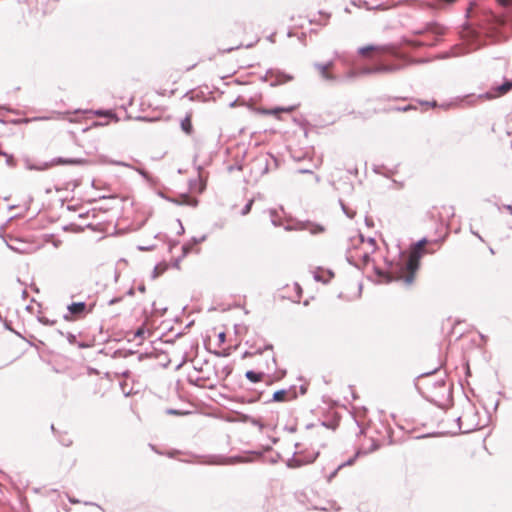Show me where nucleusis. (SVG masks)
<instances>
[{"label":"nucleus","mask_w":512,"mask_h":512,"mask_svg":"<svg viewBox=\"0 0 512 512\" xmlns=\"http://www.w3.org/2000/svg\"><path fill=\"white\" fill-rule=\"evenodd\" d=\"M444 32L443 27L438 24L430 23L427 24L424 30L416 31V35H422L425 38L422 40H408L407 43L411 46H433L437 41L438 37Z\"/></svg>","instance_id":"3"},{"label":"nucleus","mask_w":512,"mask_h":512,"mask_svg":"<svg viewBox=\"0 0 512 512\" xmlns=\"http://www.w3.org/2000/svg\"><path fill=\"white\" fill-rule=\"evenodd\" d=\"M41 321H42L43 323H45V324H50V325L54 324V321H51V322H50L49 320L44 319V318H43V319H41Z\"/></svg>","instance_id":"30"},{"label":"nucleus","mask_w":512,"mask_h":512,"mask_svg":"<svg viewBox=\"0 0 512 512\" xmlns=\"http://www.w3.org/2000/svg\"><path fill=\"white\" fill-rule=\"evenodd\" d=\"M489 251H490V253H491V254H494V253H495V252H494V250H493V248H489Z\"/></svg>","instance_id":"39"},{"label":"nucleus","mask_w":512,"mask_h":512,"mask_svg":"<svg viewBox=\"0 0 512 512\" xmlns=\"http://www.w3.org/2000/svg\"><path fill=\"white\" fill-rule=\"evenodd\" d=\"M356 456H357V455H355L354 457H352V458L348 459L346 462H344V463L340 464V465L338 466V469H342V468H343V467H345V466H350V465H352V464L354 463L355 459H356Z\"/></svg>","instance_id":"21"},{"label":"nucleus","mask_w":512,"mask_h":512,"mask_svg":"<svg viewBox=\"0 0 512 512\" xmlns=\"http://www.w3.org/2000/svg\"><path fill=\"white\" fill-rule=\"evenodd\" d=\"M67 309L70 315L79 317L86 313L87 306L85 302H75L68 305Z\"/></svg>","instance_id":"10"},{"label":"nucleus","mask_w":512,"mask_h":512,"mask_svg":"<svg viewBox=\"0 0 512 512\" xmlns=\"http://www.w3.org/2000/svg\"><path fill=\"white\" fill-rule=\"evenodd\" d=\"M95 114L98 116H113V113L111 111H103V110H98L95 112Z\"/></svg>","instance_id":"22"},{"label":"nucleus","mask_w":512,"mask_h":512,"mask_svg":"<svg viewBox=\"0 0 512 512\" xmlns=\"http://www.w3.org/2000/svg\"><path fill=\"white\" fill-rule=\"evenodd\" d=\"M219 340H220L221 342H223V341L225 340V334H224V333H220V334H219Z\"/></svg>","instance_id":"31"},{"label":"nucleus","mask_w":512,"mask_h":512,"mask_svg":"<svg viewBox=\"0 0 512 512\" xmlns=\"http://www.w3.org/2000/svg\"><path fill=\"white\" fill-rule=\"evenodd\" d=\"M339 470H340V469H338V467H337V468H336V469H335L331 474H329V475L327 476V481H328V482H331V481H332V479L337 475V473H338V471H339Z\"/></svg>","instance_id":"24"},{"label":"nucleus","mask_w":512,"mask_h":512,"mask_svg":"<svg viewBox=\"0 0 512 512\" xmlns=\"http://www.w3.org/2000/svg\"><path fill=\"white\" fill-rule=\"evenodd\" d=\"M140 174L146 177V172L139 170Z\"/></svg>","instance_id":"37"},{"label":"nucleus","mask_w":512,"mask_h":512,"mask_svg":"<svg viewBox=\"0 0 512 512\" xmlns=\"http://www.w3.org/2000/svg\"><path fill=\"white\" fill-rule=\"evenodd\" d=\"M286 395H287V391L286 390H278L276 392H274L273 394V400L274 401H284L285 398H286Z\"/></svg>","instance_id":"15"},{"label":"nucleus","mask_w":512,"mask_h":512,"mask_svg":"<svg viewBox=\"0 0 512 512\" xmlns=\"http://www.w3.org/2000/svg\"><path fill=\"white\" fill-rule=\"evenodd\" d=\"M114 164H116V165H120V166H126V167H128V166H129L128 164H126V163H124V162H114Z\"/></svg>","instance_id":"32"},{"label":"nucleus","mask_w":512,"mask_h":512,"mask_svg":"<svg viewBox=\"0 0 512 512\" xmlns=\"http://www.w3.org/2000/svg\"><path fill=\"white\" fill-rule=\"evenodd\" d=\"M183 250L185 254L188 252V248L186 246H183Z\"/></svg>","instance_id":"38"},{"label":"nucleus","mask_w":512,"mask_h":512,"mask_svg":"<svg viewBox=\"0 0 512 512\" xmlns=\"http://www.w3.org/2000/svg\"><path fill=\"white\" fill-rule=\"evenodd\" d=\"M299 172H300V173H311V171H310V170H305V169H302V170H300Z\"/></svg>","instance_id":"35"},{"label":"nucleus","mask_w":512,"mask_h":512,"mask_svg":"<svg viewBox=\"0 0 512 512\" xmlns=\"http://www.w3.org/2000/svg\"><path fill=\"white\" fill-rule=\"evenodd\" d=\"M369 52L377 53L378 63L373 67L361 69L359 72L361 75L394 73L403 67L400 64L390 62V58L395 60H402V56L391 45H367L358 49V53L362 56H367Z\"/></svg>","instance_id":"1"},{"label":"nucleus","mask_w":512,"mask_h":512,"mask_svg":"<svg viewBox=\"0 0 512 512\" xmlns=\"http://www.w3.org/2000/svg\"><path fill=\"white\" fill-rule=\"evenodd\" d=\"M512 88V81H505L503 84L496 86L491 91L481 94L479 98L494 99L505 95Z\"/></svg>","instance_id":"4"},{"label":"nucleus","mask_w":512,"mask_h":512,"mask_svg":"<svg viewBox=\"0 0 512 512\" xmlns=\"http://www.w3.org/2000/svg\"><path fill=\"white\" fill-rule=\"evenodd\" d=\"M426 244V238H423L415 243L411 248L408 258L405 260L397 274L392 275L390 273L387 275V282H391L393 280H403L406 285H411L414 281L415 272L419 268V261L423 255V249Z\"/></svg>","instance_id":"2"},{"label":"nucleus","mask_w":512,"mask_h":512,"mask_svg":"<svg viewBox=\"0 0 512 512\" xmlns=\"http://www.w3.org/2000/svg\"><path fill=\"white\" fill-rule=\"evenodd\" d=\"M479 240L483 241V238L477 232H472Z\"/></svg>","instance_id":"33"},{"label":"nucleus","mask_w":512,"mask_h":512,"mask_svg":"<svg viewBox=\"0 0 512 512\" xmlns=\"http://www.w3.org/2000/svg\"><path fill=\"white\" fill-rule=\"evenodd\" d=\"M371 254H372V253H368V250H367V249H365V248H363V247H362V248H360V249H359V253H356L355 255L351 254V255L349 256V259H350V258H351V259L358 258V259H360V260L362 261V263H363L364 265H367V264L369 263V261H370V255H371Z\"/></svg>","instance_id":"11"},{"label":"nucleus","mask_w":512,"mask_h":512,"mask_svg":"<svg viewBox=\"0 0 512 512\" xmlns=\"http://www.w3.org/2000/svg\"><path fill=\"white\" fill-rule=\"evenodd\" d=\"M252 353H249V352H245L244 354V357L248 356V355H251Z\"/></svg>","instance_id":"40"},{"label":"nucleus","mask_w":512,"mask_h":512,"mask_svg":"<svg viewBox=\"0 0 512 512\" xmlns=\"http://www.w3.org/2000/svg\"><path fill=\"white\" fill-rule=\"evenodd\" d=\"M343 212L346 214L349 218H354L356 212L354 210H351L348 208L342 201L340 202Z\"/></svg>","instance_id":"17"},{"label":"nucleus","mask_w":512,"mask_h":512,"mask_svg":"<svg viewBox=\"0 0 512 512\" xmlns=\"http://www.w3.org/2000/svg\"><path fill=\"white\" fill-rule=\"evenodd\" d=\"M412 107L411 106H405V107H402V108H397L398 111H408L410 110Z\"/></svg>","instance_id":"28"},{"label":"nucleus","mask_w":512,"mask_h":512,"mask_svg":"<svg viewBox=\"0 0 512 512\" xmlns=\"http://www.w3.org/2000/svg\"><path fill=\"white\" fill-rule=\"evenodd\" d=\"M149 333V331L144 327V326H141L140 328H138L134 334V338L137 339L139 338L140 340H143L145 339V335Z\"/></svg>","instance_id":"14"},{"label":"nucleus","mask_w":512,"mask_h":512,"mask_svg":"<svg viewBox=\"0 0 512 512\" xmlns=\"http://www.w3.org/2000/svg\"><path fill=\"white\" fill-rule=\"evenodd\" d=\"M258 161L261 163H265V165H266L265 171H267L268 157L267 156L260 157V158H258Z\"/></svg>","instance_id":"25"},{"label":"nucleus","mask_w":512,"mask_h":512,"mask_svg":"<svg viewBox=\"0 0 512 512\" xmlns=\"http://www.w3.org/2000/svg\"><path fill=\"white\" fill-rule=\"evenodd\" d=\"M292 110H293L292 107H290V108H276V109H273V110H268V111H266V113L267 114H277V113L283 112V111L291 112Z\"/></svg>","instance_id":"19"},{"label":"nucleus","mask_w":512,"mask_h":512,"mask_svg":"<svg viewBox=\"0 0 512 512\" xmlns=\"http://www.w3.org/2000/svg\"><path fill=\"white\" fill-rule=\"evenodd\" d=\"M263 375H264V373H262V372H255L252 370L247 371L245 374L246 378L253 383H257V382L261 381Z\"/></svg>","instance_id":"12"},{"label":"nucleus","mask_w":512,"mask_h":512,"mask_svg":"<svg viewBox=\"0 0 512 512\" xmlns=\"http://www.w3.org/2000/svg\"><path fill=\"white\" fill-rule=\"evenodd\" d=\"M64 319H65V320H70V319H71V316H70V315H65V316H64Z\"/></svg>","instance_id":"36"},{"label":"nucleus","mask_w":512,"mask_h":512,"mask_svg":"<svg viewBox=\"0 0 512 512\" xmlns=\"http://www.w3.org/2000/svg\"><path fill=\"white\" fill-rule=\"evenodd\" d=\"M253 202L254 200L251 199L247 202V204L243 207L242 211H241V214L243 216L247 215L250 211H251V208H252V205H253Z\"/></svg>","instance_id":"18"},{"label":"nucleus","mask_w":512,"mask_h":512,"mask_svg":"<svg viewBox=\"0 0 512 512\" xmlns=\"http://www.w3.org/2000/svg\"><path fill=\"white\" fill-rule=\"evenodd\" d=\"M84 163H85V160L80 159V158L58 157V158H54L53 160H51L50 163H45V165L42 169H46V168L52 167L54 165H82Z\"/></svg>","instance_id":"5"},{"label":"nucleus","mask_w":512,"mask_h":512,"mask_svg":"<svg viewBox=\"0 0 512 512\" xmlns=\"http://www.w3.org/2000/svg\"><path fill=\"white\" fill-rule=\"evenodd\" d=\"M285 229L286 230H291L292 228L290 226H287ZM294 229L306 230V231H309L312 235L320 234V233H323L325 231L324 226H322L320 224L313 223V222H303V223H300Z\"/></svg>","instance_id":"6"},{"label":"nucleus","mask_w":512,"mask_h":512,"mask_svg":"<svg viewBox=\"0 0 512 512\" xmlns=\"http://www.w3.org/2000/svg\"><path fill=\"white\" fill-rule=\"evenodd\" d=\"M314 67L318 70L320 76L327 81L335 80V76L329 73V69L333 67V62L330 61L326 64L315 63Z\"/></svg>","instance_id":"9"},{"label":"nucleus","mask_w":512,"mask_h":512,"mask_svg":"<svg viewBox=\"0 0 512 512\" xmlns=\"http://www.w3.org/2000/svg\"><path fill=\"white\" fill-rule=\"evenodd\" d=\"M273 367H276V359L274 356L271 357Z\"/></svg>","instance_id":"34"},{"label":"nucleus","mask_w":512,"mask_h":512,"mask_svg":"<svg viewBox=\"0 0 512 512\" xmlns=\"http://www.w3.org/2000/svg\"><path fill=\"white\" fill-rule=\"evenodd\" d=\"M265 350H272V345H266L263 349L262 348H258L255 351V354H262L263 351H265Z\"/></svg>","instance_id":"23"},{"label":"nucleus","mask_w":512,"mask_h":512,"mask_svg":"<svg viewBox=\"0 0 512 512\" xmlns=\"http://www.w3.org/2000/svg\"><path fill=\"white\" fill-rule=\"evenodd\" d=\"M277 216H278V214H277L276 210H270L271 222L274 226L280 225V223L277 220Z\"/></svg>","instance_id":"20"},{"label":"nucleus","mask_w":512,"mask_h":512,"mask_svg":"<svg viewBox=\"0 0 512 512\" xmlns=\"http://www.w3.org/2000/svg\"><path fill=\"white\" fill-rule=\"evenodd\" d=\"M474 48H472L473 50ZM471 51V49L467 50L465 48H461V47H455L453 48L452 50V56H461V55H464L466 53H469Z\"/></svg>","instance_id":"16"},{"label":"nucleus","mask_w":512,"mask_h":512,"mask_svg":"<svg viewBox=\"0 0 512 512\" xmlns=\"http://www.w3.org/2000/svg\"><path fill=\"white\" fill-rule=\"evenodd\" d=\"M181 128L186 134L192 133V123H191V117L190 115H187L182 121H181Z\"/></svg>","instance_id":"13"},{"label":"nucleus","mask_w":512,"mask_h":512,"mask_svg":"<svg viewBox=\"0 0 512 512\" xmlns=\"http://www.w3.org/2000/svg\"><path fill=\"white\" fill-rule=\"evenodd\" d=\"M504 209H506L511 215H512V206L507 204L503 206Z\"/></svg>","instance_id":"27"},{"label":"nucleus","mask_w":512,"mask_h":512,"mask_svg":"<svg viewBox=\"0 0 512 512\" xmlns=\"http://www.w3.org/2000/svg\"><path fill=\"white\" fill-rule=\"evenodd\" d=\"M314 278H315L317 281L327 282V280H323V279H322V277H320L318 274H315Z\"/></svg>","instance_id":"29"},{"label":"nucleus","mask_w":512,"mask_h":512,"mask_svg":"<svg viewBox=\"0 0 512 512\" xmlns=\"http://www.w3.org/2000/svg\"><path fill=\"white\" fill-rule=\"evenodd\" d=\"M215 464H224L225 462H219V461H216L214 462Z\"/></svg>","instance_id":"41"},{"label":"nucleus","mask_w":512,"mask_h":512,"mask_svg":"<svg viewBox=\"0 0 512 512\" xmlns=\"http://www.w3.org/2000/svg\"><path fill=\"white\" fill-rule=\"evenodd\" d=\"M268 75L270 76L271 80H272V85H279V84H283V83H286V82H289L293 79V76L289 75V74H286L284 72H281V71H269L268 72Z\"/></svg>","instance_id":"8"},{"label":"nucleus","mask_w":512,"mask_h":512,"mask_svg":"<svg viewBox=\"0 0 512 512\" xmlns=\"http://www.w3.org/2000/svg\"><path fill=\"white\" fill-rule=\"evenodd\" d=\"M352 242L355 247H357L358 244H361L363 248L368 250V253H374L377 248L374 238H368L365 240L362 234H359V236L352 240Z\"/></svg>","instance_id":"7"},{"label":"nucleus","mask_w":512,"mask_h":512,"mask_svg":"<svg viewBox=\"0 0 512 512\" xmlns=\"http://www.w3.org/2000/svg\"><path fill=\"white\" fill-rule=\"evenodd\" d=\"M167 413L171 414V415H178V414H180V412L175 410V409H168Z\"/></svg>","instance_id":"26"}]
</instances>
